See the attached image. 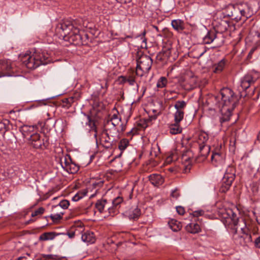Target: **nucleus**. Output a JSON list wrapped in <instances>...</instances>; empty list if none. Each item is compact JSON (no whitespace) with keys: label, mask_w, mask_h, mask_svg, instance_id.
<instances>
[{"label":"nucleus","mask_w":260,"mask_h":260,"mask_svg":"<svg viewBox=\"0 0 260 260\" xmlns=\"http://www.w3.org/2000/svg\"><path fill=\"white\" fill-rule=\"evenodd\" d=\"M215 100L218 102L217 104L221 115L220 117V123L229 121L232 112L238 102V96L231 89L223 88L220 90L219 94L215 97Z\"/></svg>","instance_id":"f257e3e1"},{"label":"nucleus","mask_w":260,"mask_h":260,"mask_svg":"<svg viewBox=\"0 0 260 260\" xmlns=\"http://www.w3.org/2000/svg\"><path fill=\"white\" fill-rule=\"evenodd\" d=\"M82 22V20L79 19L63 20L57 25L56 32L64 41L80 45L82 42L79 27L81 25Z\"/></svg>","instance_id":"f03ea898"},{"label":"nucleus","mask_w":260,"mask_h":260,"mask_svg":"<svg viewBox=\"0 0 260 260\" xmlns=\"http://www.w3.org/2000/svg\"><path fill=\"white\" fill-rule=\"evenodd\" d=\"M223 223L226 226L233 229L235 234L237 233L238 229H240L242 233L245 235L244 239H247L248 242H252L251 235L244 218H238L237 214L231 209H229L223 213Z\"/></svg>","instance_id":"7ed1b4c3"},{"label":"nucleus","mask_w":260,"mask_h":260,"mask_svg":"<svg viewBox=\"0 0 260 260\" xmlns=\"http://www.w3.org/2000/svg\"><path fill=\"white\" fill-rule=\"evenodd\" d=\"M20 59L23 63L29 69H35L41 64L48 63V56L43 52H34L32 55L29 53L21 54Z\"/></svg>","instance_id":"20e7f679"},{"label":"nucleus","mask_w":260,"mask_h":260,"mask_svg":"<svg viewBox=\"0 0 260 260\" xmlns=\"http://www.w3.org/2000/svg\"><path fill=\"white\" fill-rule=\"evenodd\" d=\"M137 63L136 75L141 77L147 76L152 64L151 58L147 55L143 54L137 59Z\"/></svg>","instance_id":"39448f33"},{"label":"nucleus","mask_w":260,"mask_h":260,"mask_svg":"<svg viewBox=\"0 0 260 260\" xmlns=\"http://www.w3.org/2000/svg\"><path fill=\"white\" fill-rule=\"evenodd\" d=\"M235 170L233 167H229L222 179V182L219 188L220 192L225 193L230 189L235 179Z\"/></svg>","instance_id":"423d86ee"},{"label":"nucleus","mask_w":260,"mask_h":260,"mask_svg":"<svg viewBox=\"0 0 260 260\" xmlns=\"http://www.w3.org/2000/svg\"><path fill=\"white\" fill-rule=\"evenodd\" d=\"M221 35L216 34L215 31H209L203 38L205 44H213L212 48L219 47L223 44V40L220 38Z\"/></svg>","instance_id":"0eeeda50"},{"label":"nucleus","mask_w":260,"mask_h":260,"mask_svg":"<svg viewBox=\"0 0 260 260\" xmlns=\"http://www.w3.org/2000/svg\"><path fill=\"white\" fill-rule=\"evenodd\" d=\"M259 77L257 72H253L246 75L241 81V87L243 90H246L253 84Z\"/></svg>","instance_id":"6e6552de"},{"label":"nucleus","mask_w":260,"mask_h":260,"mask_svg":"<svg viewBox=\"0 0 260 260\" xmlns=\"http://www.w3.org/2000/svg\"><path fill=\"white\" fill-rule=\"evenodd\" d=\"M99 140L100 144L107 149L111 148L117 141L108 135L106 131H102L100 135Z\"/></svg>","instance_id":"1a4fd4ad"},{"label":"nucleus","mask_w":260,"mask_h":260,"mask_svg":"<svg viewBox=\"0 0 260 260\" xmlns=\"http://www.w3.org/2000/svg\"><path fill=\"white\" fill-rule=\"evenodd\" d=\"M28 143L36 149H43V147L45 146V143L43 139L41 138V135L35 132L28 139Z\"/></svg>","instance_id":"9d476101"},{"label":"nucleus","mask_w":260,"mask_h":260,"mask_svg":"<svg viewBox=\"0 0 260 260\" xmlns=\"http://www.w3.org/2000/svg\"><path fill=\"white\" fill-rule=\"evenodd\" d=\"M12 62L10 60L0 61V77L11 76V71L13 69Z\"/></svg>","instance_id":"9b49d317"},{"label":"nucleus","mask_w":260,"mask_h":260,"mask_svg":"<svg viewBox=\"0 0 260 260\" xmlns=\"http://www.w3.org/2000/svg\"><path fill=\"white\" fill-rule=\"evenodd\" d=\"M36 125H23L19 128V131L21 133L24 138L27 140L35 133V128H36Z\"/></svg>","instance_id":"f8f14e48"},{"label":"nucleus","mask_w":260,"mask_h":260,"mask_svg":"<svg viewBox=\"0 0 260 260\" xmlns=\"http://www.w3.org/2000/svg\"><path fill=\"white\" fill-rule=\"evenodd\" d=\"M81 239L83 242L90 244L94 243L96 240L94 233L89 231L84 232L82 235Z\"/></svg>","instance_id":"ddd939ff"},{"label":"nucleus","mask_w":260,"mask_h":260,"mask_svg":"<svg viewBox=\"0 0 260 260\" xmlns=\"http://www.w3.org/2000/svg\"><path fill=\"white\" fill-rule=\"evenodd\" d=\"M150 182L155 186H158L162 184L164 179L161 175L157 174H153L149 176Z\"/></svg>","instance_id":"4468645a"},{"label":"nucleus","mask_w":260,"mask_h":260,"mask_svg":"<svg viewBox=\"0 0 260 260\" xmlns=\"http://www.w3.org/2000/svg\"><path fill=\"white\" fill-rule=\"evenodd\" d=\"M60 234H64L63 233H56L55 232H45L41 234L39 238V241H48L54 239L56 236Z\"/></svg>","instance_id":"2eb2a0df"},{"label":"nucleus","mask_w":260,"mask_h":260,"mask_svg":"<svg viewBox=\"0 0 260 260\" xmlns=\"http://www.w3.org/2000/svg\"><path fill=\"white\" fill-rule=\"evenodd\" d=\"M171 25L173 28L178 32H181L185 29V23L181 19L172 20Z\"/></svg>","instance_id":"dca6fc26"},{"label":"nucleus","mask_w":260,"mask_h":260,"mask_svg":"<svg viewBox=\"0 0 260 260\" xmlns=\"http://www.w3.org/2000/svg\"><path fill=\"white\" fill-rule=\"evenodd\" d=\"M103 131H106L112 139L116 140V138H119L120 131L116 127H105V128Z\"/></svg>","instance_id":"f3484780"},{"label":"nucleus","mask_w":260,"mask_h":260,"mask_svg":"<svg viewBox=\"0 0 260 260\" xmlns=\"http://www.w3.org/2000/svg\"><path fill=\"white\" fill-rule=\"evenodd\" d=\"M239 6L240 5H231L228 7L229 10L231 11V14L230 15L229 14V15L235 19L240 20Z\"/></svg>","instance_id":"a211bd4d"},{"label":"nucleus","mask_w":260,"mask_h":260,"mask_svg":"<svg viewBox=\"0 0 260 260\" xmlns=\"http://www.w3.org/2000/svg\"><path fill=\"white\" fill-rule=\"evenodd\" d=\"M224 155L219 152H213L211 156L212 162L216 166L221 164L224 161Z\"/></svg>","instance_id":"6ab92c4d"},{"label":"nucleus","mask_w":260,"mask_h":260,"mask_svg":"<svg viewBox=\"0 0 260 260\" xmlns=\"http://www.w3.org/2000/svg\"><path fill=\"white\" fill-rule=\"evenodd\" d=\"M226 60L222 59L216 63H215L212 67V71L215 73H219L223 70L225 67Z\"/></svg>","instance_id":"aec40b11"},{"label":"nucleus","mask_w":260,"mask_h":260,"mask_svg":"<svg viewBox=\"0 0 260 260\" xmlns=\"http://www.w3.org/2000/svg\"><path fill=\"white\" fill-rule=\"evenodd\" d=\"M140 215L141 210L137 206L132 207L128 211V217L130 219H138Z\"/></svg>","instance_id":"412c9836"},{"label":"nucleus","mask_w":260,"mask_h":260,"mask_svg":"<svg viewBox=\"0 0 260 260\" xmlns=\"http://www.w3.org/2000/svg\"><path fill=\"white\" fill-rule=\"evenodd\" d=\"M95 206L100 213L105 212V209L107 208L108 206L107 201L105 199L99 200L97 201Z\"/></svg>","instance_id":"4be33fe9"},{"label":"nucleus","mask_w":260,"mask_h":260,"mask_svg":"<svg viewBox=\"0 0 260 260\" xmlns=\"http://www.w3.org/2000/svg\"><path fill=\"white\" fill-rule=\"evenodd\" d=\"M170 133L172 135H176L182 132V128L180 125V122H176L170 124L169 126Z\"/></svg>","instance_id":"5701e85b"},{"label":"nucleus","mask_w":260,"mask_h":260,"mask_svg":"<svg viewBox=\"0 0 260 260\" xmlns=\"http://www.w3.org/2000/svg\"><path fill=\"white\" fill-rule=\"evenodd\" d=\"M135 75H136V73H135L134 72H131L127 73L126 75V83H128V84L131 86H134L136 83L137 86L139 87V86L140 85V82L136 83L135 80Z\"/></svg>","instance_id":"b1692460"},{"label":"nucleus","mask_w":260,"mask_h":260,"mask_svg":"<svg viewBox=\"0 0 260 260\" xmlns=\"http://www.w3.org/2000/svg\"><path fill=\"white\" fill-rule=\"evenodd\" d=\"M186 228L188 232L192 234L198 233L201 231L200 226L198 223H190Z\"/></svg>","instance_id":"393cba45"},{"label":"nucleus","mask_w":260,"mask_h":260,"mask_svg":"<svg viewBox=\"0 0 260 260\" xmlns=\"http://www.w3.org/2000/svg\"><path fill=\"white\" fill-rule=\"evenodd\" d=\"M170 229L174 232H177L181 230L182 225L181 223L177 220H171L168 222Z\"/></svg>","instance_id":"a878e982"},{"label":"nucleus","mask_w":260,"mask_h":260,"mask_svg":"<svg viewBox=\"0 0 260 260\" xmlns=\"http://www.w3.org/2000/svg\"><path fill=\"white\" fill-rule=\"evenodd\" d=\"M71 162V159L69 156L67 155L60 158V164L64 170L67 169L68 167H69L68 166L70 165Z\"/></svg>","instance_id":"bb28decb"},{"label":"nucleus","mask_w":260,"mask_h":260,"mask_svg":"<svg viewBox=\"0 0 260 260\" xmlns=\"http://www.w3.org/2000/svg\"><path fill=\"white\" fill-rule=\"evenodd\" d=\"M199 149L201 155L206 157L210 153V147L208 145L200 144Z\"/></svg>","instance_id":"cd10ccee"},{"label":"nucleus","mask_w":260,"mask_h":260,"mask_svg":"<svg viewBox=\"0 0 260 260\" xmlns=\"http://www.w3.org/2000/svg\"><path fill=\"white\" fill-rule=\"evenodd\" d=\"M121 122V118H116L113 119H107L105 124V127H116Z\"/></svg>","instance_id":"c85d7f7f"},{"label":"nucleus","mask_w":260,"mask_h":260,"mask_svg":"<svg viewBox=\"0 0 260 260\" xmlns=\"http://www.w3.org/2000/svg\"><path fill=\"white\" fill-rule=\"evenodd\" d=\"M87 122H86L87 124H88L90 126L91 130H93L94 131L95 134H94V137L96 138L98 134H97V130L95 126L94 122L93 120L91 119L90 117L88 115H87ZM96 141H98L97 139H96Z\"/></svg>","instance_id":"c756f323"},{"label":"nucleus","mask_w":260,"mask_h":260,"mask_svg":"<svg viewBox=\"0 0 260 260\" xmlns=\"http://www.w3.org/2000/svg\"><path fill=\"white\" fill-rule=\"evenodd\" d=\"M68 166L65 171L70 174L76 173L79 169V166L72 162Z\"/></svg>","instance_id":"7c9ffc66"},{"label":"nucleus","mask_w":260,"mask_h":260,"mask_svg":"<svg viewBox=\"0 0 260 260\" xmlns=\"http://www.w3.org/2000/svg\"><path fill=\"white\" fill-rule=\"evenodd\" d=\"M184 111L183 110H177L174 113V121L176 122H180L184 117Z\"/></svg>","instance_id":"2f4dec72"},{"label":"nucleus","mask_w":260,"mask_h":260,"mask_svg":"<svg viewBox=\"0 0 260 260\" xmlns=\"http://www.w3.org/2000/svg\"><path fill=\"white\" fill-rule=\"evenodd\" d=\"M168 83V80L165 77H161L157 81L156 86L158 88H164Z\"/></svg>","instance_id":"473e14b6"},{"label":"nucleus","mask_w":260,"mask_h":260,"mask_svg":"<svg viewBox=\"0 0 260 260\" xmlns=\"http://www.w3.org/2000/svg\"><path fill=\"white\" fill-rule=\"evenodd\" d=\"M87 193L85 190L78 192L72 198L73 201L77 202L85 197Z\"/></svg>","instance_id":"72a5a7b5"},{"label":"nucleus","mask_w":260,"mask_h":260,"mask_svg":"<svg viewBox=\"0 0 260 260\" xmlns=\"http://www.w3.org/2000/svg\"><path fill=\"white\" fill-rule=\"evenodd\" d=\"M129 144V141L126 139H122L120 140L118 148L120 150V151H124L128 146Z\"/></svg>","instance_id":"f704fd0d"},{"label":"nucleus","mask_w":260,"mask_h":260,"mask_svg":"<svg viewBox=\"0 0 260 260\" xmlns=\"http://www.w3.org/2000/svg\"><path fill=\"white\" fill-rule=\"evenodd\" d=\"M73 231L75 232V234L76 237H79L80 236H82L83 234L84 231V228L83 226H74L72 227Z\"/></svg>","instance_id":"c9c22d12"},{"label":"nucleus","mask_w":260,"mask_h":260,"mask_svg":"<svg viewBox=\"0 0 260 260\" xmlns=\"http://www.w3.org/2000/svg\"><path fill=\"white\" fill-rule=\"evenodd\" d=\"M74 98L73 97H70L69 98L64 99L62 100V107L66 108H69L72 104L73 103Z\"/></svg>","instance_id":"e433bc0d"},{"label":"nucleus","mask_w":260,"mask_h":260,"mask_svg":"<svg viewBox=\"0 0 260 260\" xmlns=\"http://www.w3.org/2000/svg\"><path fill=\"white\" fill-rule=\"evenodd\" d=\"M69 205V201L66 200H63L61 201L58 205L54 206V208H58L59 207H60L63 209H66L68 208Z\"/></svg>","instance_id":"4c0bfd02"},{"label":"nucleus","mask_w":260,"mask_h":260,"mask_svg":"<svg viewBox=\"0 0 260 260\" xmlns=\"http://www.w3.org/2000/svg\"><path fill=\"white\" fill-rule=\"evenodd\" d=\"M186 105V104L184 101H178L174 105V107L177 110H182V109H183Z\"/></svg>","instance_id":"58836bf2"},{"label":"nucleus","mask_w":260,"mask_h":260,"mask_svg":"<svg viewBox=\"0 0 260 260\" xmlns=\"http://www.w3.org/2000/svg\"><path fill=\"white\" fill-rule=\"evenodd\" d=\"M107 209L108 213L112 216L116 214L117 213V212H118V207L114 206L113 205H112V206H109L108 205Z\"/></svg>","instance_id":"ea45409f"},{"label":"nucleus","mask_w":260,"mask_h":260,"mask_svg":"<svg viewBox=\"0 0 260 260\" xmlns=\"http://www.w3.org/2000/svg\"><path fill=\"white\" fill-rule=\"evenodd\" d=\"M45 209L43 207H40L31 213V217H34L38 215H41L44 213Z\"/></svg>","instance_id":"a19ab883"},{"label":"nucleus","mask_w":260,"mask_h":260,"mask_svg":"<svg viewBox=\"0 0 260 260\" xmlns=\"http://www.w3.org/2000/svg\"><path fill=\"white\" fill-rule=\"evenodd\" d=\"M208 140V136L205 133H202L199 135V140L202 141V145H205L204 143Z\"/></svg>","instance_id":"79ce46f5"},{"label":"nucleus","mask_w":260,"mask_h":260,"mask_svg":"<svg viewBox=\"0 0 260 260\" xmlns=\"http://www.w3.org/2000/svg\"><path fill=\"white\" fill-rule=\"evenodd\" d=\"M123 201L122 197H117L112 201V205L114 206L118 207V205Z\"/></svg>","instance_id":"37998d69"},{"label":"nucleus","mask_w":260,"mask_h":260,"mask_svg":"<svg viewBox=\"0 0 260 260\" xmlns=\"http://www.w3.org/2000/svg\"><path fill=\"white\" fill-rule=\"evenodd\" d=\"M63 214V213L60 212L59 213L51 214L50 215V217L52 218V219L53 221L58 220L59 219H60L62 218V216Z\"/></svg>","instance_id":"c03bdc74"},{"label":"nucleus","mask_w":260,"mask_h":260,"mask_svg":"<svg viewBox=\"0 0 260 260\" xmlns=\"http://www.w3.org/2000/svg\"><path fill=\"white\" fill-rule=\"evenodd\" d=\"M172 197L177 199L180 196V192L177 188H175L171 192Z\"/></svg>","instance_id":"a18cd8bd"},{"label":"nucleus","mask_w":260,"mask_h":260,"mask_svg":"<svg viewBox=\"0 0 260 260\" xmlns=\"http://www.w3.org/2000/svg\"><path fill=\"white\" fill-rule=\"evenodd\" d=\"M239 15L240 17V19H241L242 17H246L247 18L248 17L246 15V11L242 8V5H240L239 6Z\"/></svg>","instance_id":"49530a36"},{"label":"nucleus","mask_w":260,"mask_h":260,"mask_svg":"<svg viewBox=\"0 0 260 260\" xmlns=\"http://www.w3.org/2000/svg\"><path fill=\"white\" fill-rule=\"evenodd\" d=\"M176 211L177 212V213L179 214V215H183L185 213V209L184 208L182 207V206H177L176 207Z\"/></svg>","instance_id":"de8ad7c7"},{"label":"nucleus","mask_w":260,"mask_h":260,"mask_svg":"<svg viewBox=\"0 0 260 260\" xmlns=\"http://www.w3.org/2000/svg\"><path fill=\"white\" fill-rule=\"evenodd\" d=\"M6 128H7L6 125L4 123L1 122H0V133H1L2 134H5V132L7 131Z\"/></svg>","instance_id":"09e8293b"},{"label":"nucleus","mask_w":260,"mask_h":260,"mask_svg":"<svg viewBox=\"0 0 260 260\" xmlns=\"http://www.w3.org/2000/svg\"><path fill=\"white\" fill-rule=\"evenodd\" d=\"M67 235L71 239L75 238L76 236L75 232L73 231L72 228L68 232Z\"/></svg>","instance_id":"8fccbe9b"},{"label":"nucleus","mask_w":260,"mask_h":260,"mask_svg":"<svg viewBox=\"0 0 260 260\" xmlns=\"http://www.w3.org/2000/svg\"><path fill=\"white\" fill-rule=\"evenodd\" d=\"M118 81L120 84H124L126 83V77L125 76H120L118 78Z\"/></svg>","instance_id":"3c124183"},{"label":"nucleus","mask_w":260,"mask_h":260,"mask_svg":"<svg viewBox=\"0 0 260 260\" xmlns=\"http://www.w3.org/2000/svg\"><path fill=\"white\" fill-rule=\"evenodd\" d=\"M113 110H115L116 113H114L111 116H110L108 117V119H113L116 118H121L120 117H119L118 116V112L116 110L115 108H114Z\"/></svg>","instance_id":"603ef678"},{"label":"nucleus","mask_w":260,"mask_h":260,"mask_svg":"<svg viewBox=\"0 0 260 260\" xmlns=\"http://www.w3.org/2000/svg\"><path fill=\"white\" fill-rule=\"evenodd\" d=\"M254 245L256 247L260 248V236L257 237L254 241Z\"/></svg>","instance_id":"864d4df0"},{"label":"nucleus","mask_w":260,"mask_h":260,"mask_svg":"<svg viewBox=\"0 0 260 260\" xmlns=\"http://www.w3.org/2000/svg\"><path fill=\"white\" fill-rule=\"evenodd\" d=\"M204 213V211L203 210H200V211H196L193 212V216L198 217L200 215H203Z\"/></svg>","instance_id":"5fc2aeb1"},{"label":"nucleus","mask_w":260,"mask_h":260,"mask_svg":"<svg viewBox=\"0 0 260 260\" xmlns=\"http://www.w3.org/2000/svg\"><path fill=\"white\" fill-rule=\"evenodd\" d=\"M157 115H158V113L157 114H154L152 115H149V120L150 121H152L153 120L156 119L157 117Z\"/></svg>","instance_id":"6e6d98bb"},{"label":"nucleus","mask_w":260,"mask_h":260,"mask_svg":"<svg viewBox=\"0 0 260 260\" xmlns=\"http://www.w3.org/2000/svg\"><path fill=\"white\" fill-rule=\"evenodd\" d=\"M125 128H126V125L125 124L122 123L120 125V129H119L120 134H122L125 130Z\"/></svg>","instance_id":"4d7b16f0"},{"label":"nucleus","mask_w":260,"mask_h":260,"mask_svg":"<svg viewBox=\"0 0 260 260\" xmlns=\"http://www.w3.org/2000/svg\"><path fill=\"white\" fill-rule=\"evenodd\" d=\"M120 1H121V3H124V4L129 3L132 1V0H120Z\"/></svg>","instance_id":"13d9d810"},{"label":"nucleus","mask_w":260,"mask_h":260,"mask_svg":"<svg viewBox=\"0 0 260 260\" xmlns=\"http://www.w3.org/2000/svg\"><path fill=\"white\" fill-rule=\"evenodd\" d=\"M256 141L260 142V132L258 133L257 135Z\"/></svg>","instance_id":"bf43d9fd"},{"label":"nucleus","mask_w":260,"mask_h":260,"mask_svg":"<svg viewBox=\"0 0 260 260\" xmlns=\"http://www.w3.org/2000/svg\"><path fill=\"white\" fill-rule=\"evenodd\" d=\"M23 259H26L25 256H20L17 258V260H22Z\"/></svg>","instance_id":"052dcab7"},{"label":"nucleus","mask_w":260,"mask_h":260,"mask_svg":"<svg viewBox=\"0 0 260 260\" xmlns=\"http://www.w3.org/2000/svg\"><path fill=\"white\" fill-rule=\"evenodd\" d=\"M255 49H256V48H255V47L252 48L251 49V50H250V52H249V54L250 55V54H252V53L255 51Z\"/></svg>","instance_id":"680f3d73"},{"label":"nucleus","mask_w":260,"mask_h":260,"mask_svg":"<svg viewBox=\"0 0 260 260\" xmlns=\"http://www.w3.org/2000/svg\"><path fill=\"white\" fill-rule=\"evenodd\" d=\"M131 134L134 135L133 129H132L130 132L127 133V136H129V135H131Z\"/></svg>","instance_id":"e2e57ef3"},{"label":"nucleus","mask_w":260,"mask_h":260,"mask_svg":"<svg viewBox=\"0 0 260 260\" xmlns=\"http://www.w3.org/2000/svg\"><path fill=\"white\" fill-rule=\"evenodd\" d=\"M206 52V50H204L199 55V57H200L201 56H202L204 53L205 52Z\"/></svg>","instance_id":"0e129e2a"},{"label":"nucleus","mask_w":260,"mask_h":260,"mask_svg":"<svg viewBox=\"0 0 260 260\" xmlns=\"http://www.w3.org/2000/svg\"><path fill=\"white\" fill-rule=\"evenodd\" d=\"M34 221H35V220H33V219H30V220H29L28 221H27L26 222V224H28V223H30V222H34Z\"/></svg>","instance_id":"69168bd1"},{"label":"nucleus","mask_w":260,"mask_h":260,"mask_svg":"<svg viewBox=\"0 0 260 260\" xmlns=\"http://www.w3.org/2000/svg\"><path fill=\"white\" fill-rule=\"evenodd\" d=\"M26 254L28 255V256H29V254L27 253Z\"/></svg>","instance_id":"338daca9"},{"label":"nucleus","mask_w":260,"mask_h":260,"mask_svg":"<svg viewBox=\"0 0 260 260\" xmlns=\"http://www.w3.org/2000/svg\"><path fill=\"white\" fill-rule=\"evenodd\" d=\"M145 34V32L144 31V32H143V36H144Z\"/></svg>","instance_id":"774afa93"}]
</instances>
